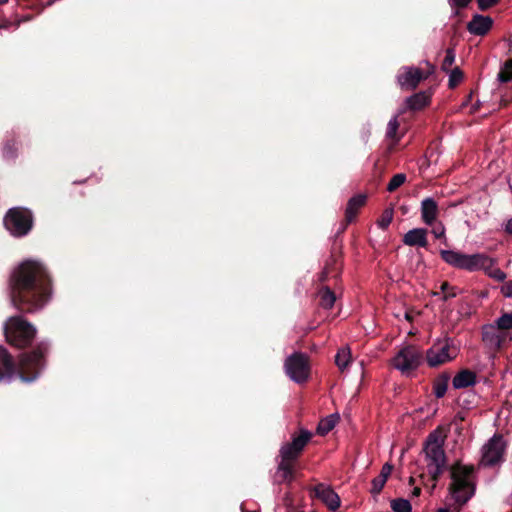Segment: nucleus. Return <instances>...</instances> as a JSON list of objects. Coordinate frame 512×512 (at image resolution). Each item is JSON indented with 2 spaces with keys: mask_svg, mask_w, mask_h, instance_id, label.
<instances>
[{
  "mask_svg": "<svg viewBox=\"0 0 512 512\" xmlns=\"http://www.w3.org/2000/svg\"><path fill=\"white\" fill-rule=\"evenodd\" d=\"M449 380L450 374L447 372H443L435 378L433 382V393L436 398H442L445 396Z\"/></svg>",
  "mask_w": 512,
  "mask_h": 512,
  "instance_id": "nucleus-24",
  "label": "nucleus"
},
{
  "mask_svg": "<svg viewBox=\"0 0 512 512\" xmlns=\"http://www.w3.org/2000/svg\"><path fill=\"white\" fill-rule=\"evenodd\" d=\"M510 51L512 52V42L510 43Z\"/></svg>",
  "mask_w": 512,
  "mask_h": 512,
  "instance_id": "nucleus-52",
  "label": "nucleus"
},
{
  "mask_svg": "<svg viewBox=\"0 0 512 512\" xmlns=\"http://www.w3.org/2000/svg\"><path fill=\"white\" fill-rule=\"evenodd\" d=\"M281 460L278 464V469L273 476L274 483H286L288 479V443H284L280 449Z\"/></svg>",
  "mask_w": 512,
  "mask_h": 512,
  "instance_id": "nucleus-20",
  "label": "nucleus"
},
{
  "mask_svg": "<svg viewBox=\"0 0 512 512\" xmlns=\"http://www.w3.org/2000/svg\"><path fill=\"white\" fill-rule=\"evenodd\" d=\"M421 494V488L420 487H414L412 491V496L418 497Z\"/></svg>",
  "mask_w": 512,
  "mask_h": 512,
  "instance_id": "nucleus-45",
  "label": "nucleus"
},
{
  "mask_svg": "<svg viewBox=\"0 0 512 512\" xmlns=\"http://www.w3.org/2000/svg\"><path fill=\"white\" fill-rule=\"evenodd\" d=\"M431 92L420 91L405 100L406 108L411 111H419L430 104Z\"/></svg>",
  "mask_w": 512,
  "mask_h": 512,
  "instance_id": "nucleus-21",
  "label": "nucleus"
},
{
  "mask_svg": "<svg viewBox=\"0 0 512 512\" xmlns=\"http://www.w3.org/2000/svg\"><path fill=\"white\" fill-rule=\"evenodd\" d=\"M11 305L22 314H35L45 308L53 295V280L47 267L27 259L11 271L7 280Z\"/></svg>",
  "mask_w": 512,
  "mask_h": 512,
  "instance_id": "nucleus-1",
  "label": "nucleus"
},
{
  "mask_svg": "<svg viewBox=\"0 0 512 512\" xmlns=\"http://www.w3.org/2000/svg\"><path fill=\"white\" fill-rule=\"evenodd\" d=\"M407 246H419L426 248L428 246L427 230L424 228H414L409 230L402 239Z\"/></svg>",
  "mask_w": 512,
  "mask_h": 512,
  "instance_id": "nucleus-19",
  "label": "nucleus"
},
{
  "mask_svg": "<svg viewBox=\"0 0 512 512\" xmlns=\"http://www.w3.org/2000/svg\"><path fill=\"white\" fill-rule=\"evenodd\" d=\"M17 142L14 139L7 140L3 147V155L5 158L12 159L16 157Z\"/></svg>",
  "mask_w": 512,
  "mask_h": 512,
  "instance_id": "nucleus-33",
  "label": "nucleus"
},
{
  "mask_svg": "<svg viewBox=\"0 0 512 512\" xmlns=\"http://www.w3.org/2000/svg\"><path fill=\"white\" fill-rule=\"evenodd\" d=\"M438 204L433 198H425L421 202V218L426 225H433L437 219Z\"/></svg>",
  "mask_w": 512,
  "mask_h": 512,
  "instance_id": "nucleus-18",
  "label": "nucleus"
},
{
  "mask_svg": "<svg viewBox=\"0 0 512 512\" xmlns=\"http://www.w3.org/2000/svg\"><path fill=\"white\" fill-rule=\"evenodd\" d=\"M454 61H455V50H454V48L449 47L446 50V55H445V58L443 59L441 69L445 72H448L450 70L451 66L453 65Z\"/></svg>",
  "mask_w": 512,
  "mask_h": 512,
  "instance_id": "nucleus-36",
  "label": "nucleus"
},
{
  "mask_svg": "<svg viewBox=\"0 0 512 512\" xmlns=\"http://www.w3.org/2000/svg\"><path fill=\"white\" fill-rule=\"evenodd\" d=\"M351 362V352L349 348L340 349L335 356V364L343 371Z\"/></svg>",
  "mask_w": 512,
  "mask_h": 512,
  "instance_id": "nucleus-27",
  "label": "nucleus"
},
{
  "mask_svg": "<svg viewBox=\"0 0 512 512\" xmlns=\"http://www.w3.org/2000/svg\"><path fill=\"white\" fill-rule=\"evenodd\" d=\"M414 481H415V480H414V478H413V477H410V478H409V484H410V485L414 484Z\"/></svg>",
  "mask_w": 512,
  "mask_h": 512,
  "instance_id": "nucleus-49",
  "label": "nucleus"
},
{
  "mask_svg": "<svg viewBox=\"0 0 512 512\" xmlns=\"http://www.w3.org/2000/svg\"><path fill=\"white\" fill-rule=\"evenodd\" d=\"M511 512H512V510H511Z\"/></svg>",
  "mask_w": 512,
  "mask_h": 512,
  "instance_id": "nucleus-53",
  "label": "nucleus"
},
{
  "mask_svg": "<svg viewBox=\"0 0 512 512\" xmlns=\"http://www.w3.org/2000/svg\"><path fill=\"white\" fill-rule=\"evenodd\" d=\"M3 225L11 236L15 238L25 237L34 227L33 212L22 206L12 207L4 215Z\"/></svg>",
  "mask_w": 512,
  "mask_h": 512,
  "instance_id": "nucleus-7",
  "label": "nucleus"
},
{
  "mask_svg": "<svg viewBox=\"0 0 512 512\" xmlns=\"http://www.w3.org/2000/svg\"><path fill=\"white\" fill-rule=\"evenodd\" d=\"M319 306L331 309L336 301V295L328 286H322L318 291Z\"/></svg>",
  "mask_w": 512,
  "mask_h": 512,
  "instance_id": "nucleus-23",
  "label": "nucleus"
},
{
  "mask_svg": "<svg viewBox=\"0 0 512 512\" xmlns=\"http://www.w3.org/2000/svg\"><path fill=\"white\" fill-rule=\"evenodd\" d=\"M335 425H336V419L333 416L327 417L326 419L322 420L319 423L317 432L320 435H326L331 430H333Z\"/></svg>",
  "mask_w": 512,
  "mask_h": 512,
  "instance_id": "nucleus-31",
  "label": "nucleus"
},
{
  "mask_svg": "<svg viewBox=\"0 0 512 512\" xmlns=\"http://www.w3.org/2000/svg\"><path fill=\"white\" fill-rule=\"evenodd\" d=\"M459 293L460 290L456 286H452L449 282L444 281L440 285V291L433 292V295L439 297L442 301H448L456 297Z\"/></svg>",
  "mask_w": 512,
  "mask_h": 512,
  "instance_id": "nucleus-25",
  "label": "nucleus"
},
{
  "mask_svg": "<svg viewBox=\"0 0 512 512\" xmlns=\"http://www.w3.org/2000/svg\"><path fill=\"white\" fill-rule=\"evenodd\" d=\"M405 318L406 320H408L409 322H412L413 321V316L410 314V313H405Z\"/></svg>",
  "mask_w": 512,
  "mask_h": 512,
  "instance_id": "nucleus-48",
  "label": "nucleus"
},
{
  "mask_svg": "<svg viewBox=\"0 0 512 512\" xmlns=\"http://www.w3.org/2000/svg\"><path fill=\"white\" fill-rule=\"evenodd\" d=\"M378 478L382 479V481H384V482L386 483V482H387V479H388L389 477H388V476H386V475H384V474H382V473L380 472V474L378 475Z\"/></svg>",
  "mask_w": 512,
  "mask_h": 512,
  "instance_id": "nucleus-47",
  "label": "nucleus"
},
{
  "mask_svg": "<svg viewBox=\"0 0 512 512\" xmlns=\"http://www.w3.org/2000/svg\"><path fill=\"white\" fill-rule=\"evenodd\" d=\"M472 0H449L451 8H456L455 15L459 14L460 9L467 8Z\"/></svg>",
  "mask_w": 512,
  "mask_h": 512,
  "instance_id": "nucleus-38",
  "label": "nucleus"
},
{
  "mask_svg": "<svg viewBox=\"0 0 512 512\" xmlns=\"http://www.w3.org/2000/svg\"><path fill=\"white\" fill-rule=\"evenodd\" d=\"M492 26L493 19L490 16L475 14L471 21L468 22L467 30L473 35L484 36L491 30Z\"/></svg>",
  "mask_w": 512,
  "mask_h": 512,
  "instance_id": "nucleus-16",
  "label": "nucleus"
},
{
  "mask_svg": "<svg viewBox=\"0 0 512 512\" xmlns=\"http://www.w3.org/2000/svg\"><path fill=\"white\" fill-rule=\"evenodd\" d=\"M482 341L490 350L498 351L503 347L506 335L499 332L496 324H487L482 327Z\"/></svg>",
  "mask_w": 512,
  "mask_h": 512,
  "instance_id": "nucleus-15",
  "label": "nucleus"
},
{
  "mask_svg": "<svg viewBox=\"0 0 512 512\" xmlns=\"http://www.w3.org/2000/svg\"><path fill=\"white\" fill-rule=\"evenodd\" d=\"M440 256L448 265L474 272L484 270L485 273L498 282L506 278V274L500 268H494L495 260L484 253L464 254L454 250H440Z\"/></svg>",
  "mask_w": 512,
  "mask_h": 512,
  "instance_id": "nucleus-3",
  "label": "nucleus"
},
{
  "mask_svg": "<svg viewBox=\"0 0 512 512\" xmlns=\"http://www.w3.org/2000/svg\"><path fill=\"white\" fill-rule=\"evenodd\" d=\"M458 350L454 340L444 338L435 342L426 352L427 363L430 367H438L456 358Z\"/></svg>",
  "mask_w": 512,
  "mask_h": 512,
  "instance_id": "nucleus-8",
  "label": "nucleus"
},
{
  "mask_svg": "<svg viewBox=\"0 0 512 512\" xmlns=\"http://www.w3.org/2000/svg\"><path fill=\"white\" fill-rule=\"evenodd\" d=\"M505 443L500 434H495L487 444L483 446L481 464L494 466L503 460Z\"/></svg>",
  "mask_w": 512,
  "mask_h": 512,
  "instance_id": "nucleus-11",
  "label": "nucleus"
},
{
  "mask_svg": "<svg viewBox=\"0 0 512 512\" xmlns=\"http://www.w3.org/2000/svg\"><path fill=\"white\" fill-rule=\"evenodd\" d=\"M399 126H400V124L397 119V116H395L388 122L386 137L388 139L392 140L393 144H397L401 139V136L398 135Z\"/></svg>",
  "mask_w": 512,
  "mask_h": 512,
  "instance_id": "nucleus-26",
  "label": "nucleus"
},
{
  "mask_svg": "<svg viewBox=\"0 0 512 512\" xmlns=\"http://www.w3.org/2000/svg\"><path fill=\"white\" fill-rule=\"evenodd\" d=\"M498 80L501 83H508L512 80V59L504 62L498 73Z\"/></svg>",
  "mask_w": 512,
  "mask_h": 512,
  "instance_id": "nucleus-28",
  "label": "nucleus"
},
{
  "mask_svg": "<svg viewBox=\"0 0 512 512\" xmlns=\"http://www.w3.org/2000/svg\"><path fill=\"white\" fill-rule=\"evenodd\" d=\"M393 512H412V506L407 499L396 498L390 503Z\"/></svg>",
  "mask_w": 512,
  "mask_h": 512,
  "instance_id": "nucleus-29",
  "label": "nucleus"
},
{
  "mask_svg": "<svg viewBox=\"0 0 512 512\" xmlns=\"http://www.w3.org/2000/svg\"><path fill=\"white\" fill-rule=\"evenodd\" d=\"M464 74L460 70V68L455 67L453 70H451L450 76H449V82L448 86L449 88L453 89L456 86L459 85V83L463 80Z\"/></svg>",
  "mask_w": 512,
  "mask_h": 512,
  "instance_id": "nucleus-34",
  "label": "nucleus"
},
{
  "mask_svg": "<svg viewBox=\"0 0 512 512\" xmlns=\"http://www.w3.org/2000/svg\"><path fill=\"white\" fill-rule=\"evenodd\" d=\"M50 347L47 341L38 342L32 350L19 355L16 365L7 349L0 346V382L10 381L15 374L24 382L36 380L46 366Z\"/></svg>",
  "mask_w": 512,
  "mask_h": 512,
  "instance_id": "nucleus-2",
  "label": "nucleus"
},
{
  "mask_svg": "<svg viewBox=\"0 0 512 512\" xmlns=\"http://www.w3.org/2000/svg\"><path fill=\"white\" fill-rule=\"evenodd\" d=\"M431 72H424L417 67H403L402 71L397 75V81L401 89L414 90L420 82L429 77Z\"/></svg>",
  "mask_w": 512,
  "mask_h": 512,
  "instance_id": "nucleus-13",
  "label": "nucleus"
},
{
  "mask_svg": "<svg viewBox=\"0 0 512 512\" xmlns=\"http://www.w3.org/2000/svg\"><path fill=\"white\" fill-rule=\"evenodd\" d=\"M505 232L512 235V218L507 221L505 225Z\"/></svg>",
  "mask_w": 512,
  "mask_h": 512,
  "instance_id": "nucleus-43",
  "label": "nucleus"
},
{
  "mask_svg": "<svg viewBox=\"0 0 512 512\" xmlns=\"http://www.w3.org/2000/svg\"><path fill=\"white\" fill-rule=\"evenodd\" d=\"M392 470H393V465H391L390 463H385L382 468H381V473L386 475V476H390L391 473H392Z\"/></svg>",
  "mask_w": 512,
  "mask_h": 512,
  "instance_id": "nucleus-42",
  "label": "nucleus"
},
{
  "mask_svg": "<svg viewBox=\"0 0 512 512\" xmlns=\"http://www.w3.org/2000/svg\"><path fill=\"white\" fill-rule=\"evenodd\" d=\"M288 500V491H286L283 495V501H284V504H283V509H285V512H288V504H286V501Z\"/></svg>",
  "mask_w": 512,
  "mask_h": 512,
  "instance_id": "nucleus-44",
  "label": "nucleus"
},
{
  "mask_svg": "<svg viewBox=\"0 0 512 512\" xmlns=\"http://www.w3.org/2000/svg\"><path fill=\"white\" fill-rule=\"evenodd\" d=\"M437 512H448V510L445 509V508H440V509L437 510Z\"/></svg>",
  "mask_w": 512,
  "mask_h": 512,
  "instance_id": "nucleus-50",
  "label": "nucleus"
},
{
  "mask_svg": "<svg viewBox=\"0 0 512 512\" xmlns=\"http://www.w3.org/2000/svg\"><path fill=\"white\" fill-rule=\"evenodd\" d=\"M311 496L319 499L331 511H336L341 503L338 494L330 486L324 483L315 485L311 490Z\"/></svg>",
  "mask_w": 512,
  "mask_h": 512,
  "instance_id": "nucleus-14",
  "label": "nucleus"
},
{
  "mask_svg": "<svg viewBox=\"0 0 512 512\" xmlns=\"http://www.w3.org/2000/svg\"><path fill=\"white\" fill-rule=\"evenodd\" d=\"M312 376L310 356L306 353L295 351L290 354V380L300 386L309 382Z\"/></svg>",
  "mask_w": 512,
  "mask_h": 512,
  "instance_id": "nucleus-9",
  "label": "nucleus"
},
{
  "mask_svg": "<svg viewBox=\"0 0 512 512\" xmlns=\"http://www.w3.org/2000/svg\"><path fill=\"white\" fill-rule=\"evenodd\" d=\"M37 334L35 326L22 315L9 317L4 324L6 341L13 347L25 349L29 347Z\"/></svg>",
  "mask_w": 512,
  "mask_h": 512,
  "instance_id": "nucleus-6",
  "label": "nucleus"
},
{
  "mask_svg": "<svg viewBox=\"0 0 512 512\" xmlns=\"http://www.w3.org/2000/svg\"><path fill=\"white\" fill-rule=\"evenodd\" d=\"M406 181V175L404 173L395 174L387 185V190L389 192L396 191L400 186H402Z\"/></svg>",
  "mask_w": 512,
  "mask_h": 512,
  "instance_id": "nucleus-32",
  "label": "nucleus"
},
{
  "mask_svg": "<svg viewBox=\"0 0 512 512\" xmlns=\"http://www.w3.org/2000/svg\"><path fill=\"white\" fill-rule=\"evenodd\" d=\"M497 328L501 331L512 329V311L503 313L496 321Z\"/></svg>",
  "mask_w": 512,
  "mask_h": 512,
  "instance_id": "nucleus-30",
  "label": "nucleus"
},
{
  "mask_svg": "<svg viewBox=\"0 0 512 512\" xmlns=\"http://www.w3.org/2000/svg\"><path fill=\"white\" fill-rule=\"evenodd\" d=\"M283 368H284L286 374H288V357H286L283 361Z\"/></svg>",
  "mask_w": 512,
  "mask_h": 512,
  "instance_id": "nucleus-46",
  "label": "nucleus"
},
{
  "mask_svg": "<svg viewBox=\"0 0 512 512\" xmlns=\"http://www.w3.org/2000/svg\"><path fill=\"white\" fill-rule=\"evenodd\" d=\"M476 384V373L469 369L460 370L453 378L452 385L455 389H463Z\"/></svg>",
  "mask_w": 512,
  "mask_h": 512,
  "instance_id": "nucleus-22",
  "label": "nucleus"
},
{
  "mask_svg": "<svg viewBox=\"0 0 512 512\" xmlns=\"http://www.w3.org/2000/svg\"><path fill=\"white\" fill-rule=\"evenodd\" d=\"M423 354L419 348L414 345L403 347L393 358V366L403 374L416 370L422 363Z\"/></svg>",
  "mask_w": 512,
  "mask_h": 512,
  "instance_id": "nucleus-10",
  "label": "nucleus"
},
{
  "mask_svg": "<svg viewBox=\"0 0 512 512\" xmlns=\"http://www.w3.org/2000/svg\"><path fill=\"white\" fill-rule=\"evenodd\" d=\"M474 471L473 465H462L460 462H456L450 468L452 482L449 491L457 505L456 512H459L475 494V484L470 480Z\"/></svg>",
  "mask_w": 512,
  "mask_h": 512,
  "instance_id": "nucleus-5",
  "label": "nucleus"
},
{
  "mask_svg": "<svg viewBox=\"0 0 512 512\" xmlns=\"http://www.w3.org/2000/svg\"><path fill=\"white\" fill-rule=\"evenodd\" d=\"M365 203L366 196L362 194L355 195L349 199L345 210V219L342 225L341 232H343L347 228V226L355 220L360 208L363 207Z\"/></svg>",
  "mask_w": 512,
  "mask_h": 512,
  "instance_id": "nucleus-17",
  "label": "nucleus"
},
{
  "mask_svg": "<svg viewBox=\"0 0 512 512\" xmlns=\"http://www.w3.org/2000/svg\"><path fill=\"white\" fill-rule=\"evenodd\" d=\"M393 220V209L387 208L383 211L380 219L378 220V225L381 229L385 230L389 227Z\"/></svg>",
  "mask_w": 512,
  "mask_h": 512,
  "instance_id": "nucleus-35",
  "label": "nucleus"
},
{
  "mask_svg": "<svg viewBox=\"0 0 512 512\" xmlns=\"http://www.w3.org/2000/svg\"><path fill=\"white\" fill-rule=\"evenodd\" d=\"M9 0H0V5L6 4Z\"/></svg>",
  "mask_w": 512,
  "mask_h": 512,
  "instance_id": "nucleus-51",
  "label": "nucleus"
},
{
  "mask_svg": "<svg viewBox=\"0 0 512 512\" xmlns=\"http://www.w3.org/2000/svg\"><path fill=\"white\" fill-rule=\"evenodd\" d=\"M431 232L437 239H441V238L445 237V227L441 223H439L437 226L433 227Z\"/></svg>",
  "mask_w": 512,
  "mask_h": 512,
  "instance_id": "nucleus-40",
  "label": "nucleus"
},
{
  "mask_svg": "<svg viewBox=\"0 0 512 512\" xmlns=\"http://www.w3.org/2000/svg\"><path fill=\"white\" fill-rule=\"evenodd\" d=\"M445 438L441 428H437L429 433L422 449L427 462V471L432 481L431 490L436 487V483L447 469V458L443 448Z\"/></svg>",
  "mask_w": 512,
  "mask_h": 512,
  "instance_id": "nucleus-4",
  "label": "nucleus"
},
{
  "mask_svg": "<svg viewBox=\"0 0 512 512\" xmlns=\"http://www.w3.org/2000/svg\"><path fill=\"white\" fill-rule=\"evenodd\" d=\"M312 437L313 433L304 428H300L293 434L290 441V481L294 478V463L302 454Z\"/></svg>",
  "mask_w": 512,
  "mask_h": 512,
  "instance_id": "nucleus-12",
  "label": "nucleus"
},
{
  "mask_svg": "<svg viewBox=\"0 0 512 512\" xmlns=\"http://www.w3.org/2000/svg\"><path fill=\"white\" fill-rule=\"evenodd\" d=\"M500 0H477L478 8L481 11H486L494 6H496Z\"/></svg>",
  "mask_w": 512,
  "mask_h": 512,
  "instance_id": "nucleus-39",
  "label": "nucleus"
},
{
  "mask_svg": "<svg viewBox=\"0 0 512 512\" xmlns=\"http://www.w3.org/2000/svg\"><path fill=\"white\" fill-rule=\"evenodd\" d=\"M385 482L382 481V479L375 477L373 480H372V488L370 490V493L372 495H378L380 494V492L382 491L383 487L385 486Z\"/></svg>",
  "mask_w": 512,
  "mask_h": 512,
  "instance_id": "nucleus-37",
  "label": "nucleus"
},
{
  "mask_svg": "<svg viewBox=\"0 0 512 512\" xmlns=\"http://www.w3.org/2000/svg\"><path fill=\"white\" fill-rule=\"evenodd\" d=\"M501 292L506 297H512V280L502 285Z\"/></svg>",
  "mask_w": 512,
  "mask_h": 512,
  "instance_id": "nucleus-41",
  "label": "nucleus"
}]
</instances>
